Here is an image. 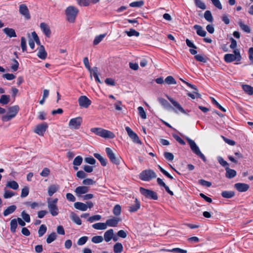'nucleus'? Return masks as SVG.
<instances>
[{
  "label": "nucleus",
  "mask_w": 253,
  "mask_h": 253,
  "mask_svg": "<svg viewBox=\"0 0 253 253\" xmlns=\"http://www.w3.org/2000/svg\"><path fill=\"white\" fill-rule=\"evenodd\" d=\"M32 37L33 38L36 43L40 45V46L37 48L38 53L37 56L38 57L44 60L47 57V52L45 50L44 46L42 45L41 44V42L40 39L35 32H33L31 33Z\"/></svg>",
  "instance_id": "1"
},
{
  "label": "nucleus",
  "mask_w": 253,
  "mask_h": 253,
  "mask_svg": "<svg viewBox=\"0 0 253 253\" xmlns=\"http://www.w3.org/2000/svg\"><path fill=\"white\" fill-rule=\"evenodd\" d=\"M90 131L104 138H113L115 136L114 133L112 131L101 127H93L90 129Z\"/></svg>",
  "instance_id": "2"
},
{
  "label": "nucleus",
  "mask_w": 253,
  "mask_h": 253,
  "mask_svg": "<svg viewBox=\"0 0 253 253\" xmlns=\"http://www.w3.org/2000/svg\"><path fill=\"white\" fill-rule=\"evenodd\" d=\"M79 12L77 8L74 6H69L65 10L66 19L70 23H74Z\"/></svg>",
  "instance_id": "3"
},
{
  "label": "nucleus",
  "mask_w": 253,
  "mask_h": 253,
  "mask_svg": "<svg viewBox=\"0 0 253 253\" xmlns=\"http://www.w3.org/2000/svg\"><path fill=\"white\" fill-rule=\"evenodd\" d=\"M233 53L234 54L228 53L224 55V59L226 63H231L234 61H240L241 60L242 57L239 49H234Z\"/></svg>",
  "instance_id": "4"
},
{
  "label": "nucleus",
  "mask_w": 253,
  "mask_h": 253,
  "mask_svg": "<svg viewBox=\"0 0 253 253\" xmlns=\"http://www.w3.org/2000/svg\"><path fill=\"white\" fill-rule=\"evenodd\" d=\"M157 177L156 173L152 169H146L142 171L139 175V178L145 181H148Z\"/></svg>",
  "instance_id": "5"
},
{
  "label": "nucleus",
  "mask_w": 253,
  "mask_h": 253,
  "mask_svg": "<svg viewBox=\"0 0 253 253\" xmlns=\"http://www.w3.org/2000/svg\"><path fill=\"white\" fill-rule=\"evenodd\" d=\"M19 109V108L18 106H14L10 107L8 109V114L2 117V121L3 122H7L14 118L18 113Z\"/></svg>",
  "instance_id": "6"
},
{
  "label": "nucleus",
  "mask_w": 253,
  "mask_h": 253,
  "mask_svg": "<svg viewBox=\"0 0 253 253\" xmlns=\"http://www.w3.org/2000/svg\"><path fill=\"white\" fill-rule=\"evenodd\" d=\"M186 139L193 152L194 153L197 155H198V156H199L201 158H202L204 161H205V158L204 155L201 153L199 148L197 145L194 141H193V140L191 139L188 137H187Z\"/></svg>",
  "instance_id": "7"
},
{
  "label": "nucleus",
  "mask_w": 253,
  "mask_h": 253,
  "mask_svg": "<svg viewBox=\"0 0 253 253\" xmlns=\"http://www.w3.org/2000/svg\"><path fill=\"white\" fill-rule=\"evenodd\" d=\"M82 122L83 119L81 117L72 118L69 121L68 126L71 129H78Z\"/></svg>",
  "instance_id": "8"
},
{
  "label": "nucleus",
  "mask_w": 253,
  "mask_h": 253,
  "mask_svg": "<svg viewBox=\"0 0 253 253\" xmlns=\"http://www.w3.org/2000/svg\"><path fill=\"white\" fill-rule=\"evenodd\" d=\"M140 193L147 198L156 200L158 199V196L157 193L151 190L145 189L143 187H140L139 189Z\"/></svg>",
  "instance_id": "9"
},
{
  "label": "nucleus",
  "mask_w": 253,
  "mask_h": 253,
  "mask_svg": "<svg viewBox=\"0 0 253 253\" xmlns=\"http://www.w3.org/2000/svg\"><path fill=\"white\" fill-rule=\"evenodd\" d=\"M58 199L57 198L54 199L53 200H48V208L50 213L53 216H56L58 214V208L56 206Z\"/></svg>",
  "instance_id": "10"
},
{
  "label": "nucleus",
  "mask_w": 253,
  "mask_h": 253,
  "mask_svg": "<svg viewBox=\"0 0 253 253\" xmlns=\"http://www.w3.org/2000/svg\"><path fill=\"white\" fill-rule=\"evenodd\" d=\"M106 152L110 161L115 165H119L120 163V158L117 157L113 151L109 147L105 149Z\"/></svg>",
  "instance_id": "11"
},
{
  "label": "nucleus",
  "mask_w": 253,
  "mask_h": 253,
  "mask_svg": "<svg viewBox=\"0 0 253 253\" xmlns=\"http://www.w3.org/2000/svg\"><path fill=\"white\" fill-rule=\"evenodd\" d=\"M167 98L169 100V101L171 103V104L173 105L174 107L173 110L176 113L180 112L183 114H186L185 111L181 107V106L178 102L175 101L173 99L168 96H167Z\"/></svg>",
  "instance_id": "12"
},
{
  "label": "nucleus",
  "mask_w": 253,
  "mask_h": 253,
  "mask_svg": "<svg viewBox=\"0 0 253 253\" xmlns=\"http://www.w3.org/2000/svg\"><path fill=\"white\" fill-rule=\"evenodd\" d=\"M47 127L48 125L47 123H43L36 126L34 132L39 135L43 136Z\"/></svg>",
  "instance_id": "13"
},
{
  "label": "nucleus",
  "mask_w": 253,
  "mask_h": 253,
  "mask_svg": "<svg viewBox=\"0 0 253 253\" xmlns=\"http://www.w3.org/2000/svg\"><path fill=\"white\" fill-rule=\"evenodd\" d=\"M126 131L129 137L134 143L137 144L141 143V141L139 140L137 135L129 127H126Z\"/></svg>",
  "instance_id": "14"
},
{
  "label": "nucleus",
  "mask_w": 253,
  "mask_h": 253,
  "mask_svg": "<svg viewBox=\"0 0 253 253\" xmlns=\"http://www.w3.org/2000/svg\"><path fill=\"white\" fill-rule=\"evenodd\" d=\"M78 102L79 105L83 108H87L91 104V101L84 95L81 96L79 98Z\"/></svg>",
  "instance_id": "15"
},
{
  "label": "nucleus",
  "mask_w": 253,
  "mask_h": 253,
  "mask_svg": "<svg viewBox=\"0 0 253 253\" xmlns=\"http://www.w3.org/2000/svg\"><path fill=\"white\" fill-rule=\"evenodd\" d=\"M235 188L240 192H244L248 190L250 188L248 184L244 183H237L234 185Z\"/></svg>",
  "instance_id": "16"
},
{
  "label": "nucleus",
  "mask_w": 253,
  "mask_h": 253,
  "mask_svg": "<svg viewBox=\"0 0 253 253\" xmlns=\"http://www.w3.org/2000/svg\"><path fill=\"white\" fill-rule=\"evenodd\" d=\"M19 12L24 16L26 19L30 18L29 10L25 4H23L19 6Z\"/></svg>",
  "instance_id": "17"
},
{
  "label": "nucleus",
  "mask_w": 253,
  "mask_h": 253,
  "mask_svg": "<svg viewBox=\"0 0 253 253\" xmlns=\"http://www.w3.org/2000/svg\"><path fill=\"white\" fill-rule=\"evenodd\" d=\"M225 177L228 179H232L235 177L237 175V172L235 170L227 167L225 168Z\"/></svg>",
  "instance_id": "18"
},
{
  "label": "nucleus",
  "mask_w": 253,
  "mask_h": 253,
  "mask_svg": "<svg viewBox=\"0 0 253 253\" xmlns=\"http://www.w3.org/2000/svg\"><path fill=\"white\" fill-rule=\"evenodd\" d=\"M120 220V218L118 217H113L111 219H107L106 221L107 227L108 226L110 227H116Z\"/></svg>",
  "instance_id": "19"
},
{
  "label": "nucleus",
  "mask_w": 253,
  "mask_h": 253,
  "mask_svg": "<svg viewBox=\"0 0 253 253\" xmlns=\"http://www.w3.org/2000/svg\"><path fill=\"white\" fill-rule=\"evenodd\" d=\"M140 208V203L137 198L135 199L134 204L128 207V211L130 212L137 211Z\"/></svg>",
  "instance_id": "20"
},
{
  "label": "nucleus",
  "mask_w": 253,
  "mask_h": 253,
  "mask_svg": "<svg viewBox=\"0 0 253 253\" xmlns=\"http://www.w3.org/2000/svg\"><path fill=\"white\" fill-rule=\"evenodd\" d=\"M89 191V188L84 186H81L77 187L75 189V192L77 196H79L82 194H85Z\"/></svg>",
  "instance_id": "21"
},
{
  "label": "nucleus",
  "mask_w": 253,
  "mask_h": 253,
  "mask_svg": "<svg viewBox=\"0 0 253 253\" xmlns=\"http://www.w3.org/2000/svg\"><path fill=\"white\" fill-rule=\"evenodd\" d=\"M40 28L46 37H50L51 34L49 26L46 24L45 23H41Z\"/></svg>",
  "instance_id": "22"
},
{
  "label": "nucleus",
  "mask_w": 253,
  "mask_h": 253,
  "mask_svg": "<svg viewBox=\"0 0 253 253\" xmlns=\"http://www.w3.org/2000/svg\"><path fill=\"white\" fill-rule=\"evenodd\" d=\"M59 186L57 184H52L48 187V194L49 196H52L59 189Z\"/></svg>",
  "instance_id": "23"
},
{
  "label": "nucleus",
  "mask_w": 253,
  "mask_h": 253,
  "mask_svg": "<svg viewBox=\"0 0 253 253\" xmlns=\"http://www.w3.org/2000/svg\"><path fill=\"white\" fill-rule=\"evenodd\" d=\"M3 31L6 36L9 38H14L16 37L15 31L12 28H5L3 29Z\"/></svg>",
  "instance_id": "24"
},
{
  "label": "nucleus",
  "mask_w": 253,
  "mask_h": 253,
  "mask_svg": "<svg viewBox=\"0 0 253 253\" xmlns=\"http://www.w3.org/2000/svg\"><path fill=\"white\" fill-rule=\"evenodd\" d=\"M114 231L112 229H109L106 231L104 234V240L106 242H108L113 238Z\"/></svg>",
  "instance_id": "25"
},
{
  "label": "nucleus",
  "mask_w": 253,
  "mask_h": 253,
  "mask_svg": "<svg viewBox=\"0 0 253 253\" xmlns=\"http://www.w3.org/2000/svg\"><path fill=\"white\" fill-rule=\"evenodd\" d=\"M74 206L76 209L81 211H86L87 209V206L83 203L76 202L74 203Z\"/></svg>",
  "instance_id": "26"
},
{
  "label": "nucleus",
  "mask_w": 253,
  "mask_h": 253,
  "mask_svg": "<svg viewBox=\"0 0 253 253\" xmlns=\"http://www.w3.org/2000/svg\"><path fill=\"white\" fill-rule=\"evenodd\" d=\"M193 28L196 31V33L198 35L203 37L206 36V32L201 26L195 25L194 26Z\"/></svg>",
  "instance_id": "27"
},
{
  "label": "nucleus",
  "mask_w": 253,
  "mask_h": 253,
  "mask_svg": "<svg viewBox=\"0 0 253 253\" xmlns=\"http://www.w3.org/2000/svg\"><path fill=\"white\" fill-rule=\"evenodd\" d=\"M92 227L96 230H105L106 229L107 227V224L105 223L102 222H98L95 224H93L92 225Z\"/></svg>",
  "instance_id": "28"
},
{
  "label": "nucleus",
  "mask_w": 253,
  "mask_h": 253,
  "mask_svg": "<svg viewBox=\"0 0 253 253\" xmlns=\"http://www.w3.org/2000/svg\"><path fill=\"white\" fill-rule=\"evenodd\" d=\"M90 74V77H91L92 75L95 78L96 82L101 83L98 76V68L96 67H94L91 69V71L89 72Z\"/></svg>",
  "instance_id": "29"
},
{
  "label": "nucleus",
  "mask_w": 253,
  "mask_h": 253,
  "mask_svg": "<svg viewBox=\"0 0 253 253\" xmlns=\"http://www.w3.org/2000/svg\"><path fill=\"white\" fill-rule=\"evenodd\" d=\"M221 195L224 198L230 199L235 196V192L233 191H223Z\"/></svg>",
  "instance_id": "30"
},
{
  "label": "nucleus",
  "mask_w": 253,
  "mask_h": 253,
  "mask_svg": "<svg viewBox=\"0 0 253 253\" xmlns=\"http://www.w3.org/2000/svg\"><path fill=\"white\" fill-rule=\"evenodd\" d=\"M71 219L77 225H80L82 224V221L80 217L74 212H72L70 214Z\"/></svg>",
  "instance_id": "31"
},
{
  "label": "nucleus",
  "mask_w": 253,
  "mask_h": 253,
  "mask_svg": "<svg viewBox=\"0 0 253 253\" xmlns=\"http://www.w3.org/2000/svg\"><path fill=\"white\" fill-rule=\"evenodd\" d=\"M243 90L248 95L253 94V87L248 84H244L242 85Z\"/></svg>",
  "instance_id": "32"
},
{
  "label": "nucleus",
  "mask_w": 253,
  "mask_h": 253,
  "mask_svg": "<svg viewBox=\"0 0 253 253\" xmlns=\"http://www.w3.org/2000/svg\"><path fill=\"white\" fill-rule=\"evenodd\" d=\"M94 156L96 158L103 166H106L107 165V160L103 158L101 155L98 153H94Z\"/></svg>",
  "instance_id": "33"
},
{
  "label": "nucleus",
  "mask_w": 253,
  "mask_h": 253,
  "mask_svg": "<svg viewBox=\"0 0 253 253\" xmlns=\"http://www.w3.org/2000/svg\"><path fill=\"white\" fill-rule=\"evenodd\" d=\"M238 25L241 29L244 32H246L247 33H251V30L250 27L247 25L244 24L242 20H240L238 22Z\"/></svg>",
  "instance_id": "34"
},
{
  "label": "nucleus",
  "mask_w": 253,
  "mask_h": 253,
  "mask_svg": "<svg viewBox=\"0 0 253 253\" xmlns=\"http://www.w3.org/2000/svg\"><path fill=\"white\" fill-rule=\"evenodd\" d=\"M6 186L7 187L10 188L13 190H16L19 187V185L17 182L14 180L8 181Z\"/></svg>",
  "instance_id": "35"
},
{
  "label": "nucleus",
  "mask_w": 253,
  "mask_h": 253,
  "mask_svg": "<svg viewBox=\"0 0 253 253\" xmlns=\"http://www.w3.org/2000/svg\"><path fill=\"white\" fill-rule=\"evenodd\" d=\"M16 207L14 205H12L8 207L3 212V215L4 216H7L8 215L13 213L16 210Z\"/></svg>",
  "instance_id": "36"
},
{
  "label": "nucleus",
  "mask_w": 253,
  "mask_h": 253,
  "mask_svg": "<svg viewBox=\"0 0 253 253\" xmlns=\"http://www.w3.org/2000/svg\"><path fill=\"white\" fill-rule=\"evenodd\" d=\"M194 1L195 5L197 8H199L201 10H204L206 9V4L203 0H194Z\"/></svg>",
  "instance_id": "37"
},
{
  "label": "nucleus",
  "mask_w": 253,
  "mask_h": 253,
  "mask_svg": "<svg viewBox=\"0 0 253 253\" xmlns=\"http://www.w3.org/2000/svg\"><path fill=\"white\" fill-rule=\"evenodd\" d=\"M10 230L12 233L16 232V229L17 227V221L16 219H13L10 221Z\"/></svg>",
  "instance_id": "38"
},
{
  "label": "nucleus",
  "mask_w": 253,
  "mask_h": 253,
  "mask_svg": "<svg viewBox=\"0 0 253 253\" xmlns=\"http://www.w3.org/2000/svg\"><path fill=\"white\" fill-rule=\"evenodd\" d=\"M123 247L121 243H117L114 246V252L115 253H120L122 252Z\"/></svg>",
  "instance_id": "39"
},
{
  "label": "nucleus",
  "mask_w": 253,
  "mask_h": 253,
  "mask_svg": "<svg viewBox=\"0 0 253 253\" xmlns=\"http://www.w3.org/2000/svg\"><path fill=\"white\" fill-rule=\"evenodd\" d=\"M217 161L219 164L225 168V169L227 167H229V164L225 161L223 158L221 156H218L217 157Z\"/></svg>",
  "instance_id": "40"
},
{
  "label": "nucleus",
  "mask_w": 253,
  "mask_h": 253,
  "mask_svg": "<svg viewBox=\"0 0 253 253\" xmlns=\"http://www.w3.org/2000/svg\"><path fill=\"white\" fill-rule=\"evenodd\" d=\"M56 234L55 232H52L48 236L46 239V242L48 244H50L53 242L56 239Z\"/></svg>",
  "instance_id": "41"
},
{
  "label": "nucleus",
  "mask_w": 253,
  "mask_h": 253,
  "mask_svg": "<svg viewBox=\"0 0 253 253\" xmlns=\"http://www.w3.org/2000/svg\"><path fill=\"white\" fill-rule=\"evenodd\" d=\"M106 36V34H101L99 36L95 37L94 41L93 44L94 45H97L100 42H101L104 37Z\"/></svg>",
  "instance_id": "42"
},
{
  "label": "nucleus",
  "mask_w": 253,
  "mask_h": 253,
  "mask_svg": "<svg viewBox=\"0 0 253 253\" xmlns=\"http://www.w3.org/2000/svg\"><path fill=\"white\" fill-rule=\"evenodd\" d=\"M144 4L143 0L133 1L129 3V6L132 7H140Z\"/></svg>",
  "instance_id": "43"
},
{
  "label": "nucleus",
  "mask_w": 253,
  "mask_h": 253,
  "mask_svg": "<svg viewBox=\"0 0 253 253\" xmlns=\"http://www.w3.org/2000/svg\"><path fill=\"white\" fill-rule=\"evenodd\" d=\"M162 251L169 252H177L179 253H187V251L180 248H173L171 250L162 249Z\"/></svg>",
  "instance_id": "44"
},
{
  "label": "nucleus",
  "mask_w": 253,
  "mask_h": 253,
  "mask_svg": "<svg viewBox=\"0 0 253 253\" xmlns=\"http://www.w3.org/2000/svg\"><path fill=\"white\" fill-rule=\"evenodd\" d=\"M46 230L47 228L45 225H41L38 231L39 236H42L45 233Z\"/></svg>",
  "instance_id": "45"
},
{
  "label": "nucleus",
  "mask_w": 253,
  "mask_h": 253,
  "mask_svg": "<svg viewBox=\"0 0 253 253\" xmlns=\"http://www.w3.org/2000/svg\"><path fill=\"white\" fill-rule=\"evenodd\" d=\"M125 32L128 37H138L139 36V33L133 29H130L129 31H126Z\"/></svg>",
  "instance_id": "46"
},
{
  "label": "nucleus",
  "mask_w": 253,
  "mask_h": 253,
  "mask_svg": "<svg viewBox=\"0 0 253 253\" xmlns=\"http://www.w3.org/2000/svg\"><path fill=\"white\" fill-rule=\"evenodd\" d=\"M21 47L23 52L27 51L26 40L25 37H22L21 38Z\"/></svg>",
  "instance_id": "47"
},
{
  "label": "nucleus",
  "mask_w": 253,
  "mask_h": 253,
  "mask_svg": "<svg viewBox=\"0 0 253 253\" xmlns=\"http://www.w3.org/2000/svg\"><path fill=\"white\" fill-rule=\"evenodd\" d=\"M83 162V158L80 156L76 157L73 161L74 166H79L81 165Z\"/></svg>",
  "instance_id": "48"
},
{
  "label": "nucleus",
  "mask_w": 253,
  "mask_h": 253,
  "mask_svg": "<svg viewBox=\"0 0 253 253\" xmlns=\"http://www.w3.org/2000/svg\"><path fill=\"white\" fill-rule=\"evenodd\" d=\"M165 82L168 84H176V82L175 79L173 78V77L171 76H168L165 79Z\"/></svg>",
  "instance_id": "49"
},
{
  "label": "nucleus",
  "mask_w": 253,
  "mask_h": 253,
  "mask_svg": "<svg viewBox=\"0 0 253 253\" xmlns=\"http://www.w3.org/2000/svg\"><path fill=\"white\" fill-rule=\"evenodd\" d=\"M138 114L140 117L143 119H146V114L143 108L141 106L138 107Z\"/></svg>",
  "instance_id": "50"
},
{
  "label": "nucleus",
  "mask_w": 253,
  "mask_h": 253,
  "mask_svg": "<svg viewBox=\"0 0 253 253\" xmlns=\"http://www.w3.org/2000/svg\"><path fill=\"white\" fill-rule=\"evenodd\" d=\"M9 101V97L8 95H2L0 99V103L2 104H7Z\"/></svg>",
  "instance_id": "51"
},
{
  "label": "nucleus",
  "mask_w": 253,
  "mask_h": 253,
  "mask_svg": "<svg viewBox=\"0 0 253 253\" xmlns=\"http://www.w3.org/2000/svg\"><path fill=\"white\" fill-rule=\"evenodd\" d=\"M103 241V238L101 236H95L91 238V241L95 244L101 243Z\"/></svg>",
  "instance_id": "52"
},
{
  "label": "nucleus",
  "mask_w": 253,
  "mask_h": 253,
  "mask_svg": "<svg viewBox=\"0 0 253 253\" xmlns=\"http://www.w3.org/2000/svg\"><path fill=\"white\" fill-rule=\"evenodd\" d=\"M113 212L114 215L118 216L121 213V207L119 205H116L114 207Z\"/></svg>",
  "instance_id": "53"
},
{
  "label": "nucleus",
  "mask_w": 253,
  "mask_h": 253,
  "mask_svg": "<svg viewBox=\"0 0 253 253\" xmlns=\"http://www.w3.org/2000/svg\"><path fill=\"white\" fill-rule=\"evenodd\" d=\"M88 239V238L87 236L82 237L78 240L77 244L79 246H82L85 244Z\"/></svg>",
  "instance_id": "54"
},
{
  "label": "nucleus",
  "mask_w": 253,
  "mask_h": 253,
  "mask_svg": "<svg viewBox=\"0 0 253 253\" xmlns=\"http://www.w3.org/2000/svg\"><path fill=\"white\" fill-rule=\"evenodd\" d=\"M249 59L250 60V64L253 65V47H250L248 50Z\"/></svg>",
  "instance_id": "55"
},
{
  "label": "nucleus",
  "mask_w": 253,
  "mask_h": 253,
  "mask_svg": "<svg viewBox=\"0 0 253 253\" xmlns=\"http://www.w3.org/2000/svg\"><path fill=\"white\" fill-rule=\"evenodd\" d=\"M21 216L25 222L28 223L30 222V216L25 211H23L21 212Z\"/></svg>",
  "instance_id": "56"
},
{
  "label": "nucleus",
  "mask_w": 253,
  "mask_h": 253,
  "mask_svg": "<svg viewBox=\"0 0 253 253\" xmlns=\"http://www.w3.org/2000/svg\"><path fill=\"white\" fill-rule=\"evenodd\" d=\"M101 218V216L100 215H95L89 217L88 221L90 222H93L95 221H98Z\"/></svg>",
  "instance_id": "57"
},
{
  "label": "nucleus",
  "mask_w": 253,
  "mask_h": 253,
  "mask_svg": "<svg viewBox=\"0 0 253 253\" xmlns=\"http://www.w3.org/2000/svg\"><path fill=\"white\" fill-rule=\"evenodd\" d=\"M95 183V181L90 178H86L83 181V184L85 185H92Z\"/></svg>",
  "instance_id": "58"
},
{
  "label": "nucleus",
  "mask_w": 253,
  "mask_h": 253,
  "mask_svg": "<svg viewBox=\"0 0 253 253\" xmlns=\"http://www.w3.org/2000/svg\"><path fill=\"white\" fill-rule=\"evenodd\" d=\"M221 137L225 143H227L228 144L231 146H233L236 143L234 140L228 139L224 136L221 135Z\"/></svg>",
  "instance_id": "59"
},
{
  "label": "nucleus",
  "mask_w": 253,
  "mask_h": 253,
  "mask_svg": "<svg viewBox=\"0 0 253 253\" xmlns=\"http://www.w3.org/2000/svg\"><path fill=\"white\" fill-rule=\"evenodd\" d=\"M14 195V193L12 191H10V190H5L3 197L4 198L7 199V198H10Z\"/></svg>",
  "instance_id": "60"
},
{
  "label": "nucleus",
  "mask_w": 253,
  "mask_h": 253,
  "mask_svg": "<svg viewBox=\"0 0 253 253\" xmlns=\"http://www.w3.org/2000/svg\"><path fill=\"white\" fill-rule=\"evenodd\" d=\"M77 3L80 6H86L89 5V0H76Z\"/></svg>",
  "instance_id": "61"
},
{
  "label": "nucleus",
  "mask_w": 253,
  "mask_h": 253,
  "mask_svg": "<svg viewBox=\"0 0 253 253\" xmlns=\"http://www.w3.org/2000/svg\"><path fill=\"white\" fill-rule=\"evenodd\" d=\"M84 162L90 165H94L96 163V160L93 157H89L84 159Z\"/></svg>",
  "instance_id": "62"
},
{
  "label": "nucleus",
  "mask_w": 253,
  "mask_h": 253,
  "mask_svg": "<svg viewBox=\"0 0 253 253\" xmlns=\"http://www.w3.org/2000/svg\"><path fill=\"white\" fill-rule=\"evenodd\" d=\"M29 188L28 187H25L23 188L22 189L21 197L22 198L27 197L29 194Z\"/></svg>",
  "instance_id": "63"
},
{
  "label": "nucleus",
  "mask_w": 253,
  "mask_h": 253,
  "mask_svg": "<svg viewBox=\"0 0 253 253\" xmlns=\"http://www.w3.org/2000/svg\"><path fill=\"white\" fill-rule=\"evenodd\" d=\"M50 173V170L49 169L45 168L43 169L42 171L40 173V175L43 177L47 176Z\"/></svg>",
  "instance_id": "64"
}]
</instances>
